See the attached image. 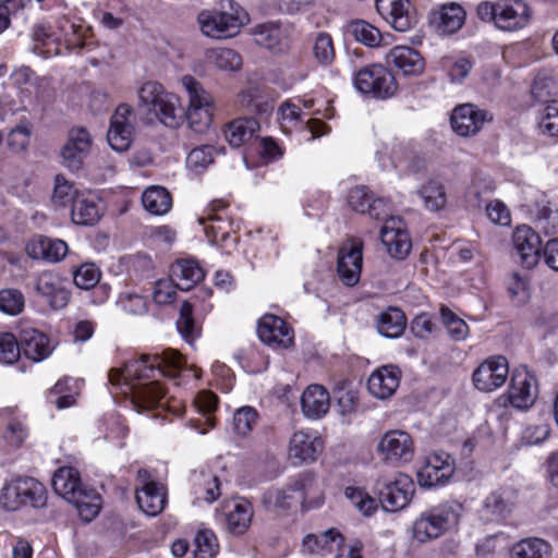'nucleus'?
<instances>
[{
    "label": "nucleus",
    "instance_id": "f257e3e1",
    "mask_svg": "<svg viewBox=\"0 0 558 558\" xmlns=\"http://www.w3.org/2000/svg\"><path fill=\"white\" fill-rule=\"evenodd\" d=\"M184 367L181 354L168 349L162 353L143 354L140 359L125 363L123 368H112L108 378L112 386L130 397L133 408L141 411L167 408L177 416L182 415L184 407L181 402H170L156 374L175 378Z\"/></svg>",
    "mask_w": 558,
    "mask_h": 558
},
{
    "label": "nucleus",
    "instance_id": "f03ea898",
    "mask_svg": "<svg viewBox=\"0 0 558 558\" xmlns=\"http://www.w3.org/2000/svg\"><path fill=\"white\" fill-rule=\"evenodd\" d=\"M138 108L169 128H175L183 118L178 95L156 81L144 82L137 89Z\"/></svg>",
    "mask_w": 558,
    "mask_h": 558
},
{
    "label": "nucleus",
    "instance_id": "7ed1b4c3",
    "mask_svg": "<svg viewBox=\"0 0 558 558\" xmlns=\"http://www.w3.org/2000/svg\"><path fill=\"white\" fill-rule=\"evenodd\" d=\"M462 511V505L453 500L423 511L413 522V538L420 543H426L453 531L459 524Z\"/></svg>",
    "mask_w": 558,
    "mask_h": 558
},
{
    "label": "nucleus",
    "instance_id": "20e7f679",
    "mask_svg": "<svg viewBox=\"0 0 558 558\" xmlns=\"http://www.w3.org/2000/svg\"><path fill=\"white\" fill-rule=\"evenodd\" d=\"M320 494L318 478L308 472L292 478L282 488H269L263 496L264 506L271 511H288L304 505Z\"/></svg>",
    "mask_w": 558,
    "mask_h": 558
},
{
    "label": "nucleus",
    "instance_id": "39448f33",
    "mask_svg": "<svg viewBox=\"0 0 558 558\" xmlns=\"http://www.w3.org/2000/svg\"><path fill=\"white\" fill-rule=\"evenodd\" d=\"M197 22L203 35L214 39L230 38L242 27L243 14L233 0H221L220 9L202 11Z\"/></svg>",
    "mask_w": 558,
    "mask_h": 558
},
{
    "label": "nucleus",
    "instance_id": "423d86ee",
    "mask_svg": "<svg viewBox=\"0 0 558 558\" xmlns=\"http://www.w3.org/2000/svg\"><path fill=\"white\" fill-rule=\"evenodd\" d=\"M46 500V488L33 477H17L8 482L0 496L2 506L9 511H15L23 506L41 508Z\"/></svg>",
    "mask_w": 558,
    "mask_h": 558
},
{
    "label": "nucleus",
    "instance_id": "0eeeda50",
    "mask_svg": "<svg viewBox=\"0 0 558 558\" xmlns=\"http://www.w3.org/2000/svg\"><path fill=\"white\" fill-rule=\"evenodd\" d=\"M353 84L357 92L374 98L392 97L398 88L393 74L381 64H369L361 68L353 75Z\"/></svg>",
    "mask_w": 558,
    "mask_h": 558
},
{
    "label": "nucleus",
    "instance_id": "6e6552de",
    "mask_svg": "<svg viewBox=\"0 0 558 558\" xmlns=\"http://www.w3.org/2000/svg\"><path fill=\"white\" fill-rule=\"evenodd\" d=\"M538 393L537 380L526 367H518L512 372L510 385L506 395L499 397L504 405L509 403L518 410L531 408Z\"/></svg>",
    "mask_w": 558,
    "mask_h": 558
},
{
    "label": "nucleus",
    "instance_id": "1a4fd4ad",
    "mask_svg": "<svg viewBox=\"0 0 558 558\" xmlns=\"http://www.w3.org/2000/svg\"><path fill=\"white\" fill-rule=\"evenodd\" d=\"M377 451L386 463L400 465L410 462L415 452L411 435L401 429L386 432L377 444Z\"/></svg>",
    "mask_w": 558,
    "mask_h": 558
},
{
    "label": "nucleus",
    "instance_id": "9d476101",
    "mask_svg": "<svg viewBox=\"0 0 558 558\" xmlns=\"http://www.w3.org/2000/svg\"><path fill=\"white\" fill-rule=\"evenodd\" d=\"M136 502L147 515H158L167 505L166 487L155 482L145 469L137 472Z\"/></svg>",
    "mask_w": 558,
    "mask_h": 558
},
{
    "label": "nucleus",
    "instance_id": "9b49d317",
    "mask_svg": "<svg viewBox=\"0 0 558 558\" xmlns=\"http://www.w3.org/2000/svg\"><path fill=\"white\" fill-rule=\"evenodd\" d=\"M415 492L414 482L404 474L398 473L391 482H386L379 488V501L387 512H397L411 502Z\"/></svg>",
    "mask_w": 558,
    "mask_h": 558
},
{
    "label": "nucleus",
    "instance_id": "f8f14e48",
    "mask_svg": "<svg viewBox=\"0 0 558 558\" xmlns=\"http://www.w3.org/2000/svg\"><path fill=\"white\" fill-rule=\"evenodd\" d=\"M363 264V242L359 239H349L338 253L337 274L348 287L355 286L361 276Z\"/></svg>",
    "mask_w": 558,
    "mask_h": 558
},
{
    "label": "nucleus",
    "instance_id": "ddd939ff",
    "mask_svg": "<svg viewBox=\"0 0 558 558\" xmlns=\"http://www.w3.org/2000/svg\"><path fill=\"white\" fill-rule=\"evenodd\" d=\"M92 144V136L85 128H72L68 133L66 142L61 148L62 165L71 171L80 170L90 151Z\"/></svg>",
    "mask_w": 558,
    "mask_h": 558
},
{
    "label": "nucleus",
    "instance_id": "4468645a",
    "mask_svg": "<svg viewBox=\"0 0 558 558\" xmlns=\"http://www.w3.org/2000/svg\"><path fill=\"white\" fill-rule=\"evenodd\" d=\"M509 375L506 357L498 355L485 360L473 373L474 386L484 392L500 388Z\"/></svg>",
    "mask_w": 558,
    "mask_h": 558
},
{
    "label": "nucleus",
    "instance_id": "2eb2a0df",
    "mask_svg": "<svg viewBox=\"0 0 558 558\" xmlns=\"http://www.w3.org/2000/svg\"><path fill=\"white\" fill-rule=\"evenodd\" d=\"M493 119L492 114L472 104L457 106L450 118L451 128L459 136L475 135L483 125Z\"/></svg>",
    "mask_w": 558,
    "mask_h": 558
},
{
    "label": "nucleus",
    "instance_id": "dca6fc26",
    "mask_svg": "<svg viewBox=\"0 0 558 558\" xmlns=\"http://www.w3.org/2000/svg\"><path fill=\"white\" fill-rule=\"evenodd\" d=\"M132 112L133 109L130 105L122 104L118 106L111 117L107 140L112 149L117 151H125L132 144L134 133Z\"/></svg>",
    "mask_w": 558,
    "mask_h": 558
},
{
    "label": "nucleus",
    "instance_id": "f3484780",
    "mask_svg": "<svg viewBox=\"0 0 558 558\" xmlns=\"http://www.w3.org/2000/svg\"><path fill=\"white\" fill-rule=\"evenodd\" d=\"M253 514V507L248 501L232 499L223 502L218 520L229 533L242 535L250 527Z\"/></svg>",
    "mask_w": 558,
    "mask_h": 558
},
{
    "label": "nucleus",
    "instance_id": "a211bd4d",
    "mask_svg": "<svg viewBox=\"0 0 558 558\" xmlns=\"http://www.w3.org/2000/svg\"><path fill=\"white\" fill-rule=\"evenodd\" d=\"M453 461L446 452L429 454L417 472V482L422 487H434L445 484L453 474Z\"/></svg>",
    "mask_w": 558,
    "mask_h": 558
},
{
    "label": "nucleus",
    "instance_id": "6ab92c4d",
    "mask_svg": "<svg viewBox=\"0 0 558 558\" xmlns=\"http://www.w3.org/2000/svg\"><path fill=\"white\" fill-rule=\"evenodd\" d=\"M259 339L274 349H287L293 343V331L289 325L280 317L266 314L257 326Z\"/></svg>",
    "mask_w": 558,
    "mask_h": 558
},
{
    "label": "nucleus",
    "instance_id": "aec40b11",
    "mask_svg": "<svg viewBox=\"0 0 558 558\" xmlns=\"http://www.w3.org/2000/svg\"><path fill=\"white\" fill-rule=\"evenodd\" d=\"M380 239L390 256L403 259L411 251V240L404 221L399 217L386 219Z\"/></svg>",
    "mask_w": 558,
    "mask_h": 558
},
{
    "label": "nucleus",
    "instance_id": "412c9836",
    "mask_svg": "<svg viewBox=\"0 0 558 558\" xmlns=\"http://www.w3.org/2000/svg\"><path fill=\"white\" fill-rule=\"evenodd\" d=\"M513 247L525 268H533L539 260L541 238L529 226H520L512 235Z\"/></svg>",
    "mask_w": 558,
    "mask_h": 558
},
{
    "label": "nucleus",
    "instance_id": "4be33fe9",
    "mask_svg": "<svg viewBox=\"0 0 558 558\" xmlns=\"http://www.w3.org/2000/svg\"><path fill=\"white\" fill-rule=\"evenodd\" d=\"M466 12L464 8L457 2H448L430 11L429 24L439 34H453L464 24Z\"/></svg>",
    "mask_w": 558,
    "mask_h": 558
},
{
    "label": "nucleus",
    "instance_id": "5701e85b",
    "mask_svg": "<svg viewBox=\"0 0 558 558\" xmlns=\"http://www.w3.org/2000/svg\"><path fill=\"white\" fill-rule=\"evenodd\" d=\"M35 290L44 296L54 310L63 308L70 299L64 280L53 271H43L35 280Z\"/></svg>",
    "mask_w": 558,
    "mask_h": 558
},
{
    "label": "nucleus",
    "instance_id": "b1692460",
    "mask_svg": "<svg viewBox=\"0 0 558 558\" xmlns=\"http://www.w3.org/2000/svg\"><path fill=\"white\" fill-rule=\"evenodd\" d=\"M496 27L513 32L526 26L530 22L531 10L522 0H500Z\"/></svg>",
    "mask_w": 558,
    "mask_h": 558
},
{
    "label": "nucleus",
    "instance_id": "393cba45",
    "mask_svg": "<svg viewBox=\"0 0 558 558\" xmlns=\"http://www.w3.org/2000/svg\"><path fill=\"white\" fill-rule=\"evenodd\" d=\"M410 5L409 0H376L379 15L398 32L409 31L414 23Z\"/></svg>",
    "mask_w": 558,
    "mask_h": 558
},
{
    "label": "nucleus",
    "instance_id": "a878e982",
    "mask_svg": "<svg viewBox=\"0 0 558 558\" xmlns=\"http://www.w3.org/2000/svg\"><path fill=\"white\" fill-rule=\"evenodd\" d=\"M401 371L393 365H385L374 371L367 381V389L377 399L390 398L400 384Z\"/></svg>",
    "mask_w": 558,
    "mask_h": 558
},
{
    "label": "nucleus",
    "instance_id": "bb28decb",
    "mask_svg": "<svg viewBox=\"0 0 558 558\" xmlns=\"http://www.w3.org/2000/svg\"><path fill=\"white\" fill-rule=\"evenodd\" d=\"M323 448L322 439L314 432H295L289 444V456L298 462L316 460Z\"/></svg>",
    "mask_w": 558,
    "mask_h": 558
},
{
    "label": "nucleus",
    "instance_id": "cd10ccee",
    "mask_svg": "<svg viewBox=\"0 0 558 558\" xmlns=\"http://www.w3.org/2000/svg\"><path fill=\"white\" fill-rule=\"evenodd\" d=\"M20 347L21 352L34 362L46 360L53 351V345L48 336L31 327L21 330Z\"/></svg>",
    "mask_w": 558,
    "mask_h": 558
},
{
    "label": "nucleus",
    "instance_id": "c85d7f7f",
    "mask_svg": "<svg viewBox=\"0 0 558 558\" xmlns=\"http://www.w3.org/2000/svg\"><path fill=\"white\" fill-rule=\"evenodd\" d=\"M26 252L33 259H45L54 263L66 255L68 244L59 239L37 235L27 243Z\"/></svg>",
    "mask_w": 558,
    "mask_h": 558
},
{
    "label": "nucleus",
    "instance_id": "c756f323",
    "mask_svg": "<svg viewBox=\"0 0 558 558\" xmlns=\"http://www.w3.org/2000/svg\"><path fill=\"white\" fill-rule=\"evenodd\" d=\"M518 504V492L511 487H501L490 493L483 501V510L490 519L508 517Z\"/></svg>",
    "mask_w": 558,
    "mask_h": 558
},
{
    "label": "nucleus",
    "instance_id": "7c9ffc66",
    "mask_svg": "<svg viewBox=\"0 0 558 558\" xmlns=\"http://www.w3.org/2000/svg\"><path fill=\"white\" fill-rule=\"evenodd\" d=\"M386 59L388 64L393 65L404 75H420L423 73L425 65L420 52L408 46L393 47Z\"/></svg>",
    "mask_w": 558,
    "mask_h": 558
},
{
    "label": "nucleus",
    "instance_id": "2f4dec72",
    "mask_svg": "<svg viewBox=\"0 0 558 558\" xmlns=\"http://www.w3.org/2000/svg\"><path fill=\"white\" fill-rule=\"evenodd\" d=\"M330 408L329 392L320 385H310L302 393L301 409L311 420L325 416Z\"/></svg>",
    "mask_w": 558,
    "mask_h": 558
},
{
    "label": "nucleus",
    "instance_id": "473e14b6",
    "mask_svg": "<svg viewBox=\"0 0 558 558\" xmlns=\"http://www.w3.org/2000/svg\"><path fill=\"white\" fill-rule=\"evenodd\" d=\"M211 296V291L209 289L199 290L198 294L194 296L195 301L202 300L203 302L206 299ZM196 302H183L180 308V316L177 320V328L183 339L193 343L201 335V328L196 325L193 318V308L196 307Z\"/></svg>",
    "mask_w": 558,
    "mask_h": 558
},
{
    "label": "nucleus",
    "instance_id": "72a5a7b5",
    "mask_svg": "<svg viewBox=\"0 0 558 558\" xmlns=\"http://www.w3.org/2000/svg\"><path fill=\"white\" fill-rule=\"evenodd\" d=\"M205 274L202 267L193 259H179L170 269V277L177 288L187 291L196 286Z\"/></svg>",
    "mask_w": 558,
    "mask_h": 558
},
{
    "label": "nucleus",
    "instance_id": "f704fd0d",
    "mask_svg": "<svg viewBox=\"0 0 558 558\" xmlns=\"http://www.w3.org/2000/svg\"><path fill=\"white\" fill-rule=\"evenodd\" d=\"M101 217L96 197L89 192H83L71 207V218L75 225L93 226Z\"/></svg>",
    "mask_w": 558,
    "mask_h": 558
},
{
    "label": "nucleus",
    "instance_id": "c9c22d12",
    "mask_svg": "<svg viewBox=\"0 0 558 558\" xmlns=\"http://www.w3.org/2000/svg\"><path fill=\"white\" fill-rule=\"evenodd\" d=\"M52 487L66 501L74 499L83 488L78 471L71 466L60 468L52 477Z\"/></svg>",
    "mask_w": 558,
    "mask_h": 558
},
{
    "label": "nucleus",
    "instance_id": "e433bc0d",
    "mask_svg": "<svg viewBox=\"0 0 558 558\" xmlns=\"http://www.w3.org/2000/svg\"><path fill=\"white\" fill-rule=\"evenodd\" d=\"M142 204L150 215L163 216L172 208V197L163 186L151 185L144 190Z\"/></svg>",
    "mask_w": 558,
    "mask_h": 558
},
{
    "label": "nucleus",
    "instance_id": "4c0bfd02",
    "mask_svg": "<svg viewBox=\"0 0 558 558\" xmlns=\"http://www.w3.org/2000/svg\"><path fill=\"white\" fill-rule=\"evenodd\" d=\"M378 332L386 338L400 337L407 326L404 313L397 307H388L381 312L376 322Z\"/></svg>",
    "mask_w": 558,
    "mask_h": 558
},
{
    "label": "nucleus",
    "instance_id": "58836bf2",
    "mask_svg": "<svg viewBox=\"0 0 558 558\" xmlns=\"http://www.w3.org/2000/svg\"><path fill=\"white\" fill-rule=\"evenodd\" d=\"M342 544L341 535L333 529L320 534H308L304 537L302 548L307 554L331 553Z\"/></svg>",
    "mask_w": 558,
    "mask_h": 558
},
{
    "label": "nucleus",
    "instance_id": "ea45409f",
    "mask_svg": "<svg viewBox=\"0 0 558 558\" xmlns=\"http://www.w3.org/2000/svg\"><path fill=\"white\" fill-rule=\"evenodd\" d=\"M259 130L255 118H239L231 121L226 129V138L233 147H240L250 141Z\"/></svg>",
    "mask_w": 558,
    "mask_h": 558
},
{
    "label": "nucleus",
    "instance_id": "a19ab883",
    "mask_svg": "<svg viewBox=\"0 0 558 558\" xmlns=\"http://www.w3.org/2000/svg\"><path fill=\"white\" fill-rule=\"evenodd\" d=\"M72 504L81 519L85 522L94 520L101 508V497L94 489L83 487L74 496V499L69 501Z\"/></svg>",
    "mask_w": 558,
    "mask_h": 558
},
{
    "label": "nucleus",
    "instance_id": "79ce46f5",
    "mask_svg": "<svg viewBox=\"0 0 558 558\" xmlns=\"http://www.w3.org/2000/svg\"><path fill=\"white\" fill-rule=\"evenodd\" d=\"M550 554V544L538 537L521 539L510 549L511 558H549Z\"/></svg>",
    "mask_w": 558,
    "mask_h": 558
},
{
    "label": "nucleus",
    "instance_id": "37998d69",
    "mask_svg": "<svg viewBox=\"0 0 558 558\" xmlns=\"http://www.w3.org/2000/svg\"><path fill=\"white\" fill-rule=\"evenodd\" d=\"M226 203L222 201H214L206 208L203 216L198 218L199 225L204 226V230L211 241L226 240L228 231L221 225H214V222H221L222 218L216 213L226 208Z\"/></svg>",
    "mask_w": 558,
    "mask_h": 558
},
{
    "label": "nucleus",
    "instance_id": "c03bdc74",
    "mask_svg": "<svg viewBox=\"0 0 558 558\" xmlns=\"http://www.w3.org/2000/svg\"><path fill=\"white\" fill-rule=\"evenodd\" d=\"M194 494L196 500L208 504L216 501L221 495L219 478L210 472H201L195 475Z\"/></svg>",
    "mask_w": 558,
    "mask_h": 558
},
{
    "label": "nucleus",
    "instance_id": "a18cd8bd",
    "mask_svg": "<svg viewBox=\"0 0 558 558\" xmlns=\"http://www.w3.org/2000/svg\"><path fill=\"white\" fill-rule=\"evenodd\" d=\"M181 84L189 96L187 108L215 109L211 95L191 75H184Z\"/></svg>",
    "mask_w": 558,
    "mask_h": 558
},
{
    "label": "nucleus",
    "instance_id": "49530a36",
    "mask_svg": "<svg viewBox=\"0 0 558 558\" xmlns=\"http://www.w3.org/2000/svg\"><path fill=\"white\" fill-rule=\"evenodd\" d=\"M348 33L353 38L371 48L381 45L383 36L377 27L364 20H354L348 24Z\"/></svg>",
    "mask_w": 558,
    "mask_h": 558
},
{
    "label": "nucleus",
    "instance_id": "de8ad7c7",
    "mask_svg": "<svg viewBox=\"0 0 558 558\" xmlns=\"http://www.w3.org/2000/svg\"><path fill=\"white\" fill-rule=\"evenodd\" d=\"M495 189L496 185L489 177L476 174L468 187L466 202L472 207L481 208Z\"/></svg>",
    "mask_w": 558,
    "mask_h": 558
},
{
    "label": "nucleus",
    "instance_id": "09e8293b",
    "mask_svg": "<svg viewBox=\"0 0 558 558\" xmlns=\"http://www.w3.org/2000/svg\"><path fill=\"white\" fill-rule=\"evenodd\" d=\"M423 201L424 207L430 211H438L444 208L447 197L444 185L436 180H428L417 191Z\"/></svg>",
    "mask_w": 558,
    "mask_h": 558
},
{
    "label": "nucleus",
    "instance_id": "8fccbe9b",
    "mask_svg": "<svg viewBox=\"0 0 558 558\" xmlns=\"http://www.w3.org/2000/svg\"><path fill=\"white\" fill-rule=\"evenodd\" d=\"M284 34L276 23L257 25L254 31V40L257 45L269 50H280Z\"/></svg>",
    "mask_w": 558,
    "mask_h": 558
},
{
    "label": "nucleus",
    "instance_id": "3c124183",
    "mask_svg": "<svg viewBox=\"0 0 558 558\" xmlns=\"http://www.w3.org/2000/svg\"><path fill=\"white\" fill-rule=\"evenodd\" d=\"M206 59L222 71H238L242 65L241 56L230 48H215L206 52Z\"/></svg>",
    "mask_w": 558,
    "mask_h": 558
},
{
    "label": "nucleus",
    "instance_id": "603ef678",
    "mask_svg": "<svg viewBox=\"0 0 558 558\" xmlns=\"http://www.w3.org/2000/svg\"><path fill=\"white\" fill-rule=\"evenodd\" d=\"M82 193L83 192L77 191L63 175L59 174L54 179L51 201L56 206L72 207L73 203Z\"/></svg>",
    "mask_w": 558,
    "mask_h": 558
},
{
    "label": "nucleus",
    "instance_id": "864d4df0",
    "mask_svg": "<svg viewBox=\"0 0 558 558\" xmlns=\"http://www.w3.org/2000/svg\"><path fill=\"white\" fill-rule=\"evenodd\" d=\"M219 549L217 537L210 530H199L194 538L195 558H214Z\"/></svg>",
    "mask_w": 558,
    "mask_h": 558
},
{
    "label": "nucleus",
    "instance_id": "5fc2aeb1",
    "mask_svg": "<svg viewBox=\"0 0 558 558\" xmlns=\"http://www.w3.org/2000/svg\"><path fill=\"white\" fill-rule=\"evenodd\" d=\"M313 54L318 63L323 65L330 64L336 56L333 41L328 33H318L313 44Z\"/></svg>",
    "mask_w": 558,
    "mask_h": 558
},
{
    "label": "nucleus",
    "instance_id": "6e6d98bb",
    "mask_svg": "<svg viewBox=\"0 0 558 558\" xmlns=\"http://www.w3.org/2000/svg\"><path fill=\"white\" fill-rule=\"evenodd\" d=\"M440 314L442 323L452 340L461 341L468 337L469 326L462 318L458 317L447 307H441Z\"/></svg>",
    "mask_w": 558,
    "mask_h": 558
},
{
    "label": "nucleus",
    "instance_id": "4d7b16f0",
    "mask_svg": "<svg viewBox=\"0 0 558 558\" xmlns=\"http://www.w3.org/2000/svg\"><path fill=\"white\" fill-rule=\"evenodd\" d=\"M538 130L541 134L548 137L558 138V101L549 102L543 110L539 121Z\"/></svg>",
    "mask_w": 558,
    "mask_h": 558
},
{
    "label": "nucleus",
    "instance_id": "13d9d810",
    "mask_svg": "<svg viewBox=\"0 0 558 558\" xmlns=\"http://www.w3.org/2000/svg\"><path fill=\"white\" fill-rule=\"evenodd\" d=\"M258 418L257 411L252 407H242L233 414V428L240 436H246L256 425Z\"/></svg>",
    "mask_w": 558,
    "mask_h": 558
},
{
    "label": "nucleus",
    "instance_id": "bf43d9fd",
    "mask_svg": "<svg viewBox=\"0 0 558 558\" xmlns=\"http://www.w3.org/2000/svg\"><path fill=\"white\" fill-rule=\"evenodd\" d=\"M345 496L352 505L364 515H372L378 508L375 498L371 497L366 492L355 487H348Z\"/></svg>",
    "mask_w": 558,
    "mask_h": 558
},
{
    "label": "nucleus",
    "instance_id": "052dcab7",
    "mask_svg": "<svg viewBox=\"0 0 558 558\" xmlns=\"http://www.w3.org/2000/svg\"><path fill=\"white\" fill-rule=\"evenodd\" d=\"M238 104L251 113L265 114L268 113L272 106L269 101L265 100L262 96L257 95L256 90H246L238 96Z\"/></svg>",
    "mask_w": 558,
    "mask_h": 558
},
{
    "label": "nucleus",
    "instance_id": "680f3d73",
    "mask_svg": "<svg viewBox=\"0 0 558 558\" xmlns=\"http://www.w3.org/2000/svg\"><path fill=\"white\" fill-rule=\"evenodd\" d=\"M333 395L342 415L350 414L355 411L357 396L347 381L339 383L333 390Z\"/></svg>",
    "mask_w": 558,
    "mask_h": 558
},
{
    "label": "nucleus",
    "instance_id": "e2e57ef3",
    "mask_svg": "<svg viewBox=\"0 0 558 558\" xmlns=\"http://www.w3.org/2000/svg\"><path fill=\"white\" fill-rule=\"evenodd\" d=\"M214 160V147L205 145L190 151L186 158V166L195 172L206 169Z\"/></svg>",
    "mask_w": 558,
    "mask_h": 558
},
{
    "label": "nucleus",
    "instance_id": "0e129e2a",
    "mask_svg": "<svg viewBox=\"0 0 558 558\" xmlns=\"http://www.w3.org/2000/svg\"><path fill=\"white\" fill-rule=\"evenodd\" d=\"M215 109L187 108L185 116L191 129L197 133H203L209 129Z\"/></svg>",
    "mask_w": 558,
    "mask_h": 558
},
{
    "label": "nucleus",
    "instance_id": "69168bd1",
    "mask_svg": "<svg viewBox=\"0 0 558 558\" xmlns=\"http://www.w3.org/2000/svg\"><path fill=\"white\" fill-rule=\"evenodd\" d=\"M386 151L377 153L378 161L380 162L383 169L388 168H398L400 163L405 162L412 155V150L410 146L405 143H397L393 144L390 149V156L384 159L381 156L386 155Z\"/></svg>",
    "mask_w": 558,
    "mask_h": 558
},
{
    "label": "nucleus",
    "instance_id": "338daca9",
    "mask_svg": "<svg viewBox=\"0 0 558 558\" xmlns=\"http://www.w3.org/2000/svg\"><path fill=\"white\" fill-rule=\"evenodd\" d=\"M20 340L10 332L0 333V363L12 364L20 357Z\"/></svg>",
    "mask_w": 558,
    "mask_h": 558
},
{
    "label": "nucleus",
    "instance_id": "774afa93",
    "mask_svg": "<svg viewBox=\"0 0 558 558\" xmlns=\"http://www.w3.org/2000/svg\"><path fill=\"white\" fill-rule=\"evenodd\" d=\"M24 307V296L15 289H3L0 291V311L9 314L16 315Z\"/></svg>",
    "mask_w": 558,
    "mask_h": 558
}]
</instances>
